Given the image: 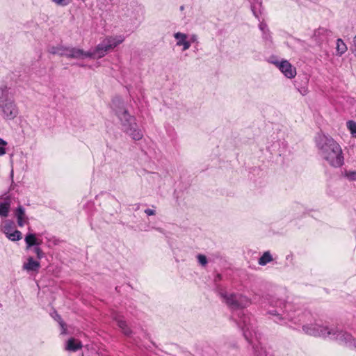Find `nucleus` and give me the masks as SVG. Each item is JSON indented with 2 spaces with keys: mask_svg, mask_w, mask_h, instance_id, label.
<instances>
[{
  "mask_svg": "<svg viewBox=\"0 0 356 356\" xmlns=\"http://www.w3.org/2000/svg\"><path fill=\"white\" fill-rule=\"evenodd\" d=\"M298 319L296 318V323H306L302 325V330L305 334L314 337H328L337 340L349 348H356V339L350 333L340 330L337 327L330 328L327 326H322L316 323H307L312 318V314L308 312H298Z\"/></svg>",
  "mask_w": 356,
  "mask_h": 356,
  "instance_id": "obj_1",
  "label": "nucleus"
},
{
  "mask_svg": "<svg viewBox=\"0 0 356 356\" xmlns=\"http://www.w3.org/2000/svg\"><path fill=\"white\" fill-rule=\"evenodd\" d=\"M316 146L321 156L334 168H339L344 163L341 146L330 136L318 133L315 138Z\"/></svg>",
  "mask_w": 356,
  "mask_h": 356,
  "instance_id": "obj_2",
  "label": "nucleus"
},
{
  "mask_svg": "<svg viewBox=\"0 0 356 356\" xmlns=\"http://www.w3.org/2000/svg\"><path fill=\"white\" fill-rule=\"evenodd\" d=\"M18 114L19 108L11 88L7 86H0V116L5 120H13Z\"/></svg>",
  "mask_w": 356,
  "mask_h": 356,
  "instance_id": "obj_3",
  "label": "nucleus"
},
{
  "mask_svg": "<svg viewBox=\"0 0 356 356\" xmlns=\"http://www.w3.org/2000/svg\"><path fill=\"white\" fill-rule=\"evenodd\" d=\"M118 118L124 133L129 135L134 140H139L143 138V131L138 128L135 116L131 115L128 111L124 112V114H120V116Z\"/></svg>",
  "mask_w": 356,
  "mask_h": 356,
  "instance_id": "obj_4",
  "label": "nucleus"
},
{
  "mask_svg": "<svg viewBox=\"0 0 356 356\" xmlns=\"http://www.w3.org/2000/svg\"><path fill=\"white\" fill-rule=\"evenodd\" d=\"M123 41L124 38L122 36L106 38L102 43L97 44L92 51H88V58L94 59L101 58L104 57L109 50L115 48Z\"/></svg>",
  "mask_w": 356,
  "mask_h": 356,
  "instance_id": "obj_5",
  "label": "nucleus"
},
{
  "mask_svg": "<svg viewBox=\"0 0 356 356\" xmlns=\"http://www.w3.org/2000/svg\"><path fill=\"white\" fill-rule=\"evenodd\" d=\"M220 295L226 305L233 310L246 308L251 304V300L241 293L220 292Z\"/></svg>",
  "mask_w": 356,
  "mask_h": 356,
  "instance_id": "obj_6",
  "label": "nucleus"
},
{
  "mask_svg": "<svg viewBox=\"0 0 356 356\" xmlns=\"http://www.w3.org/2000/svg\"><path fill=\"white\" fill-rule=\"evenodd\" d=\"M271 305L277 309L268 311L269 314L279 316L280 320L288 319L296 324V317L289 312V309L292 307L291 303L277 299L272 300Z\"/></svg>",
  "mask_w": 356,
  "mask_h": 356,
  "instance_id": "obj_7",
  "label": "nucleus"
},
{
  "mask_svg": "<svg viewBox=\"0 0 356 356\" xmlns=\"http://www.w3.org/2000/svg\"><path fill=\"white\" fill-rule=\"evenodd\" d=\"M239 327L243 330V334L248 343H252V334H255V331L253 328V325L251 323L250 317L243 314V316L240 318L238 322Z\"/></svg>",
  "mask_w": 356,
  "mask_h": 356,
  "instance_id": "obj_8",
  "label": "nucleus"
},
{
  "mask_svg": "<svg viewBox=\"0 0 356 356\" xmlns=\"http://www.w3.org/2000/svg\"><path fill=\"white\" fill-rule=\"evenodd\" d=\"M272 63L283 73L286 77L292 79L296 76V69L288 60H275L272 61Z\"/></svg>",
  "mask_w": 356,
  "mask_h": 356,
  "instance_id": "obj_9",
  "label": "nucleus"
},
{
  "mask_svg": "<svg viewBox=\"0 0 356 356\" xmlns=\"http://www.w3.org/2000/svg\"><path fill=\"white\" fill-rule=\"evenodd\" d=\"M332 35V32L330 30L326 28L319 27L314 31L312 38L316 44L321 45L323 43L327 42Z\"/></svg>",
  "mask_w": 356,
  "mask_h": 356,
  "instance_id": "obj_10",
  "label": "nucleus"
},
{
  "mask_svg": "<svg viewBox=\"0 0 356 356\" xmlns=\"http://www.w3.org/2000/svg\"><path fill=\"white\" fill-rule=\"evenodd\" d=\"M112 318L117 322L118 327L121 329L123 334L127 337H131L132 330L128 326L127 322L124 320L123 317L117 312L112 314Z\"/></svg>",
  "mask_w": 356,
  "mask_h": 356,
  "instance_id": "obj_11",
  "label": "nucleus"
},
{
  "mask_svg": "<svg viewBox=\"0 0 356 356\" xmlns=\"http://www.w3.org/2000/svg\"><path fill=\"white\" fill-rule=\"evenodd\" d=\"M111 108L115 112V115L120 116V114H124V112H128L125 107V104L122 99L120 97H115L111 101Z\"/></svg>",
  "mask_w": 356,
  "mask_h": 356,
  "instance_id": "obj_12",
  "label": "nucleus"
},
{
  "mask_svg": "<svg viewBox=\"0 0 356 356\" xmlns=\"http://www.w3.org/2000/svg\"><path fill=\"white\" fill-rule=\"evenodd\" d=\"M250 8L254 16L260 21V17L264 13L262 0H248Z\"/></svg>",
  "mask_w": 356,
  "mask_h": 356,
  "instance_id": "obj_13",
  "label": "nucleus"
},
{
  "mask_svg": "<svg viewBox=\"0 0 356 356\" xmlns=\"http://www.w3.org/2000/svg\"><path fill=\"white\" fill-rule=\"evenodd\" d=\"M67 58L83 59L88 58V51L73 47H68L67 51Z\"/></svg>",
  "mask_w": 356,
  "mask_h": 356,
  "instance_id": "obj_14",
  "label": "nucleus"
},
{
  "mask_svg": "<svg viewBox=\"0 0 356 356\" xmlns=\"http://www.w3.org/2000/svg\"><path fill=\"white\" fill-rule=\"evenodd\" d=\"M24 270L28 272H38L40 268V264L38 261H35L32 257L27 259V261L23 264Z\"/></svg>",
  "mask_w": 356,
  "mask_h": 356,
  "instance_id": "obj_15",
  "label": "nucleus"
},
{
  "mask_svg": "<svg viewBox=\"0 0 356 356\" xmlns=\"http://www.w3.org/2000/svg\"><path fill=\"white\" fill-rule=\"evenodd\" d=\"M15 215L17 218V225L19 227H23L24 224L28 222L25 215V209L22 206L19 205L17 207Z\"/></svg>",
  "mask_w": 356,
  "mask_h": 356,
  "instance_id": "obj_16",
  "label": "nucleus"
},
{
  "mask_svg": "<svg viewBox=\"0 0 356 356\" xmlns=\"http://www.w3.org/2000/svg\"><path fill=\"white\" fill-rule=\"evenodd\" d=\"M83 345L80 341L70 338L66 344L65 349L68 351L76 352L82 348Z\"/></svg>",
  "mask_w": 356,
  "mask_h": 356,
  "instance_id": "obj_17",
  "label": "nucleus"
},
{
  "mask_svg": "<svg viewBox=\"0 0 356 356\" xmlns=\"http://www.w3.org/2000/svg\"><path fill=\"white\" fill-rule=\"evenodd\" d=\"M259 29L262 32V37L264 40H265L266 41L272 40L270 31L268 28V25L266 24V22H264V21L260 22L259 24Z\"/></svg>",
  "mask_w": 356,
  "mask_h": 356,
  "instance_id": "obj_18",
  "label": "nucleus"
},
{
  "mask_svg": "<svg viewBox=\"0 0 356 356\" xmlns=\"http://www.w3.org/2000/svg\"><path fill=\"white\" fill-rule=\"evenodd\" d=\"M302 82V85H299V82L298 80L295 81L296 86L298 90L300 92V93L302 95H305L308 92V88H307V83H308V79L307 77H304L303 80L301 81Z\"/></svg>",
  "mask_w": 356,
  "mask_h": 356,
  "instance_id": "obj_19",
  "label": "nucleus"
},
{
  "mask_svg": "<svg viewBox=\"0 0 356 356\" xmlns=\"http://www.w3.org/2000/svg\"><path fill=\"white\" fill-rule=\"evenodd\" d=\"M336 51L337 54L339 56H342L346 51L347 47L342 39L339 38L337 40Z\"/></svg>",
  "mask_w": 356,
  "mask_h": 356,
  "instance_id": "obj_20",
  "label": "nucleus"
},
{
  "mask_svg": "<svg viewBox=\"0 0 356 356\" xmlns=\"http://www.w3.org/2000/svg\"><path fill=\"white\" fill-rule=\"evenodd\" d=\"M273 260V257L269 251L265 252L259 259L258 263L261 266H265Z\"/></svg>",
  "mask_w": 356,
  "mask_h": 356,
  "instance_id": "obj_21",
  "label": "nucleus"
},
{
  "mask_svg": "<svg viewBox=\"0 0 356 356\" xmlns=\"http://www.w3.org/2000/svg\"><path fill=\"white\" fill-rule=\"evenodd\" d=\"M27 248H29L37 244V238L34 234H27L25 237Z\"/></svg>",
  "mask_w": 356,
  "mask_h": 356,
  "instance_id": "obj_22",
  "label": "nucleus"
},
{
  "mask_svg": "<svg viewBox=\"0 0 356 356\" xmlns=\"http://www.w3.org/2000/svg\"><path fill=\"white\" fill-rule=\"evenodd\" d=\"M10 209V203L7 201L0 202V216L7 217Z\"/></svg>",
  "mask_w": 356,
  "mask_h": 356,
  "instance_id": "obj_23",
  "label": "nucleus"
},
{
  "mask_svg": "<svg viewBox=\"0 0 356 356\" xmlns=\"http://www.w3.org/2000/svg\"><path fill=\"white\" fill-rule=\"evenodd\" d=\"M6 234L7 237L13 241H17L22 238V233L18 230H15L13 233L6 232Z\"/></svg>",
  "mask_w": 356,
  "mask_h": 356,
  "instance_id": "obj_24",
  "label": "nucleus"
},
{
  "mask_svg": "<svg viewBox=\"0 0 356 356\" xmlns=\"http://www.w3.org/2000/svg\"><path fill=\"white\" fill-rule=\"evenodd\" d=\"M54 318L59 323L61 327V334H65L67 331L66 325L65 322L63 321L60 315H59L56 312H55V316Z\"/></svg>",
  "mask_w": 356,
  "mask_h": 356,
  "instance_id": "obj_25",
  "label": "nucleus"
},
{
  "mask_svg": "<svg viewBox=\"0 0 356 356\" xmlns=\"http://www.w3.org/2000/svg\"><path fill=\"white\" fill-rule=\"evenodd\" d=\"M174 37L177 40V45L181 46V42H184L187 39V35L183 33L177 32L174 34Z\"/></svg>",
  "mask_w": 356,
  "mask_h": 356,
  "instance_id": "obj_26",
  "label": "nucleus"
},
{
  "mask_svg": "<svg viewBox=\"0 0 356 356\" xmlns=\"http://www.w3.org/2000/svg\"><path fill=\"white\" fill-rule=\"evenodd\" d=\"M344 175L350 181H356V171H346Z\"/></svg>",
  "mask_w": 356,
  "mask_h": 356,
  "instance_id": "obj_27",
  "label": "nucleus"
},
{
  "mask_svg": "<svg viewBox=\"0 0 356 356\" xmlns=\"http://www.w3.org/2000/svg\"><path fill=\"white\" fill-rule=\"evenodd\" d=\"M67 46L58 45V55L67 57Z\"/></svg>",
  "mask_w": 356,
  "mask_h": 356,
  "instance_id": "obj_28",
  "label": "nucleus"
},
{
  "mask_svg": "<svg viewBox=\"0 0 356 356\" xmlns=\"http://www.w3.org/2000/svg\"><path fill=\"white\" fill-rule=\"evenodd\" d=\"M347 127L352 134H356V122L353 120H349L347 122Z\"/></svg>",
  "mask_w": 356,
  "mask_h": 356,
  "instance_id": "obj_29",
  "label": "nucleus"
},
{
  "mask_svg": "<svg viewBox=\"0 0 356 356\" xmlns=\"http://www.w3.org/2000/svg\"><path fill=\"white\" fill-rule=\"evenodd\" d=\"M52 2L60 6H66L69 5L72 0H51Z\"/></svg>",
  "mask_w": 356,
  "mask_h": 356,
  "instance_id": "obj_30",
  "label": "nucleus"
},
{
  "mask_svg": "<svg viewBox=\"0 0 356 356\" xmlns=\"http://www.w3.org/2000/svg\"><path fill=\"white\" fill-rule=\"evenodd\" d=\"M7 145V142L0 138V156L6 154L5 146Z\"/></svg>",
  "mask_w": 356,
  "mask_h": 356,
  "instance_id": "obj_31",
  "label": "nucleus"
},
{
  "mask_svg": "<svg viewBox=\"0 0 356 356\" xmlns=\"http://www.w3.org/2000/svg\"><path fill=\"white\" fill-rule=\"evenodd\" d=\"M197 257L198 262L202 266H205L208 263V261H207V259L206 256L200 254L197 255Z\"/></svg>",
  "mask_w": 356,
  "mask_h": 356,
  "instance_id": "obj_32",
  "label": "nucleus"
},
{
  "mask_svg": "<svg viewBox=\"0 0 356 356\" xmlns=\"http://www.w3.org/2000/svg\"><path fill=\"white\" fill-rule=\"evenodd\" d=\"M33 251L38 259H41L44 257V253L40 247H34Z\"/></svg>",
  "mask_w": 356,
  "mask_h": 356,
  "instance_id": "obj_33",
  "label": "nucleus"
},
{
  "mask_svg": "<svg viewBox=\"0 0 356 356\" xmlns=\"http://www.w3.org/2000/svg\"><path fill=\"white\" fill-rule=\"evenodd\" d=\"M13 222H8L5 224L3 227L4 233L6 234V232H8L10 233V231L13 229Z\"/></svg>",
  "mask_w": 356,
  "mask_h": 356,
  "instance_id": "obj_34",
  "label": "nucleus"
},
{
  "mask_svg": "<svg viewBox=\"0 0 356 356\" xmlns=\"http://www.w3.org/2000/svg\"><path fill=\"white\" fill-rule=\"evenodd\" d=\"M181 46H183V51H186L187 49H188L191 47V42L189 41H188L186 39L185 40V41L184 42H181Z\"/></svg>",
  "mask_w": 356,
  "mask_h": 356,
  "instance_id": "obj_35",
  "label": "nucleus"
},
{
  "mask_svg": "<svg viewBox=\"0 0 356 356\" xmlns=\"http://www.w3.org/2000/svg\"><path fill=\"white\" fill-rule=\"evenodd\" d=\"M58 45L52 46L49 49V52L51 54L56 55L58 54Z\"/></svg>",
  "mask_w": 356,
  "mask_h": 356,
  "instance_id": "obj_36",
  "label": "nucleus"
},
{
  "mask_svg": "<svg viewBox=\"0 0 356 356\" xmlns=\"http://www.w3.org/2000/svg\"><path fill=\"white\" fill-rule=\"evenodd\" d=\"M145 213L147 215V216H153L155 214V211L153 210V209H147L145 210Z\"/></svg>",
  "mask_w": 356,
  "mask_h": 356,
  "instance_id": "obj_37",
  "label": "nucleus"
},
{
  "mask_svg": "<svg viewBox=\"0 0 356 356\" xmlns=\"http://www.w3.org/2000/svg\"><path fill=\"white\" fill-rule=\"evenodd\" d=\"M353 44H354V50L353 52L355 55L356 56V35L353 38Z\"/></svg>",
  "mask_w": 356,
  "mask_h": 356,
  "instance_id": "obj_38",
  "label": "nucleus"
},
{
  "mask_svg": "<svg viewBox=\"0 0 356 356\" xmlns=\"http://www.w3.org/2000/svg\"><path fill=\"white\" fill-rule=\"evenodd\" d=\"M222 279V275L220 274H217L216 277H215V281L217 282L218 280H220Z\"/></svg>",
  "mask_w": 356,
  "mask_h": 356,
  "instance_id": "obj_39",
  "label": "nucleus"
},
{
  "mask_svg": "<svg viewBox=\"0 0 356 356\" xmlns=\"http://www.w3.org/2000/svg\"><path fill=\"white\" fill-rule=\"evenodd\" d=\"M42 243V241L41 240H38L37 238V244L34 245V247H40V245Z\"/></svg>",
  "mask_w": 356,
  "mask_h": 356,
  "instance_id": "obj_40",
  "label": "nucleus"
},
{
  "mask_svg": "<svg viewBox=\"0 0 356 356\" xmlns=\"http://www.w3.org/2000/svg\"><path fill=\"white\" fill-rule=\"evenodd\" d=\"M252 348L254 349V351H255V353H256V352H257V350H256V348L253 346H252Z\"/></svg>",
  "mask_w": 356,
  "mask_h": 356,
  "instance_id": "obj_41",
  "label": "nucleus"
},
{
  "mask_svg": "<svg viewBox=\"0 0 356 356\" xmlns=\"http://www.w3.org/2000/svg\"><path fill=\"white\" fill-rule=\"evenodd\" d=\"M181 10H183L184 9V6H181V8H180Z\"/></svg>",
  "mask_w": 356,
  "mask_h": 356,
  "instance_id": "obj_42",
  "label": "nucleus"
}]
</instances>
